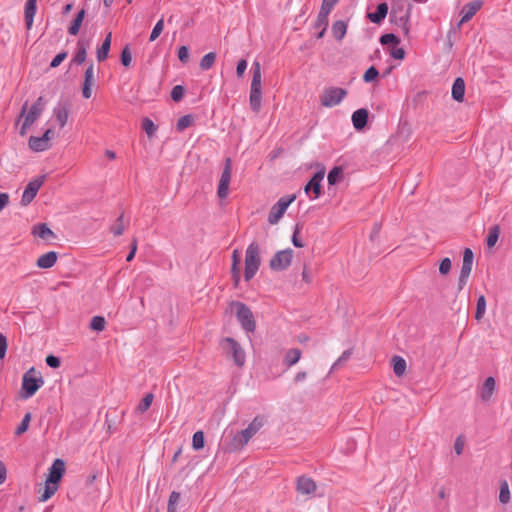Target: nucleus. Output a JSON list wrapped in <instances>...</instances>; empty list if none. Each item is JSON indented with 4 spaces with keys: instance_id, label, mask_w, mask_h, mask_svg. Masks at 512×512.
Listing matches in <instances>:
<instances>
[{
    "instance_id": "obj_45",
    "label": "nucleus",
    "mask_w": 512,
    "mask_h": 512,
    "mask_svg": "<svg viewBox=\"0 0 512 512\" xmlns=\"http://www.w3.org/2000/svg\"><path fill=\"white\" fill-rule=\"evenodd\" d=\"M342 173H343V170L341 167H333L329 173H328V176H327V179H328V183L329 185H335L340 177L342 176Z\"/></svg>"
},
{
    "instance_id": "obj_16",
    "label": "nucleus",
    "mask_w": 512,
    "mask_h": 512,
    "mask_svg": "<svg viewBox=\"0 0 512 512\" xmlns=\"http://www.w3.org/2000/svg\"><path fill=\"white\" fill-rule=\"evenodd\" d=\"M65 473V462L62 459H55L49 468V474L47 477V481L52 484L59 485L60 480L62 479Z\"/></svg>"
},
{
    "instance_id": "obj_57",
    "label": "nucleus",
    "mask_w": 512,
    "mask_h": 512,
    "mask_svg": "<svg viewBox=\"0 0 512 512\" xmlns=\"http://www.w3.org/2000/svg\"><path fill=\"white\" fill-rule=\"evenodd\" d=\"M334 6L335 5H332L331 3L322 1V5L320 7L318 16H320L322 18H328L329 14L332 11V9L334 8Z\"/></svg>"
},
{
    "instance_id": "obj_9",
    "label": "nucleus",
    "mask_w": 512,
    "mask_h": 512,
    "mask_svg": "<svg viewBox=\"0 0 512 512\" xmlns=\"http://www.w3.org/2000/svg\"><path fill=\"white\" fill-rule=\"evenodd\" d=\"M347 95V91L343 88L330 87L323 91L320 96L321 105L324 107H334L341 103Z\"/></svg>"
},
{
    "instance_id": "obj_31",
    "label": "nucleus",
    "mask_w": 512,
    "mask_h": 512,
    "mask_svg": "<svg viewBox=\"0 0 512 512\" xmlns=\"http://www.w3.org/2000/svg\"><path fill=\"white\" fill-rule=\"evenodd\" d=\"M32 233L41 239L55 237L54 232L44 223L34 225Z\"/></svg>"
},
{
    "instance_id": "obj_50",
    "label": "nucleus",
    "mask_w": 512,
    "mask_h": 512,
    "mask_svg": "<svg viewBox=\"0 0 512 512\" xmlns=\"http://www.w3.org/2000/svg\"><path fill=\"white\" fill-rule=\"evenodd\" d=\"M379 41L382 45H388V44L398 45L400 43V38L393 33H388V34L382 35L380 37Z\"/></svg>"
},
{
    "instance_id": "obj_15",
    "label": "nucleus",
    "mask_w": 512,
    "mask_h": 512,
    "mask_svg": "<svg viewBox=\"0 0 512 512\" xmlns=\"http://www.w3.org/2000/svg\"><path fill=\"white\" fill-rule=\"evenodd\" d=\"M324 178V171L316 172L305 185V193L310 199H317L321 194V181Z\"/></svg>"
},
{
    "instance_id": "obj_51",
    "label": "nucleus",
    "mask_w": 512,
    "mask_h": 512,
    "mask_svg": "<svg viewBox=\"0 0 512 512\" xmlns=\"http://www.w3.org/2000/svg\"><path fill=\"white\" fill-rule=\"evenodd\" d=\"M379 76V71L374 67V66H371L369 67L364 75H363V81L366 82V83H370L374 80H376Z\"/></svg>"
},
{
    "instance_id": "obj_52",
    "label": "nucleus",
    "mask_w": 512,
    "mask_h": 512,
    "mask_svg": "<svg viewBox=\"0 0 512 512\" xmlns=\"http://www.w3.org/2000/svg\"><path fill=\"white\" fill-rule=\"evenodd\" d=\"M163 28H164V20H163V18H161L155 24L154 28L152 29V32H151L150 37H149V41L150 42L155 41L159 37V35L162 33Z\"/></svg>"
},
{
    "instance_id": "obj_28",
    "label": "nucleus",
    "mask_w": 512,
    "mask_h": 512,
    "mask_svg": "<svg viewBox=\"0 0 512 512\" xmlns=\"http://www.w3.org/2000/svg\"><path fill=\"white\" fill-rule=\"evenodd\" d=\"M302 352L299 348L289 349L283 358V364L290 368L294 366L301 358Z\"/></svg>"
},
{
    "instance_id": "obj_18",
    "label": "nucleus",
    "mask_w": 512,
    "mask_h": 512,
    "mask_svg": "<svg viewBox=\"0 0 512 512\" xmlns=\"http://www.w3.org/2000/svg\"><path fill=\"white\" fill-rule=\"evenodd\" d=\"M483 2L481 0H475L467 3L461 10V19L458 23L460 27L462 24L468 22L472 17L481 9Z\"/></svg>"
},
{
    "instance_id": "obj_35",
    "label": "nucleus",
    "mask_w": 512,
    "mask_h": 512,
    "mask_svg": "<svg viewBox=\"0 0 512 512\" xmlns=\"http://www.w3.org/2000/svg\"><path fill=\"white\" fill-rule=\"evenodd\" d=\"M195 120V117L192 114H186L182 117H180L176 124V129L179 132L184 131L186 128L191 126Z\"/></svg>"
},
{
    "instance_id": "obj_41",
    "label": "nucleus",
    "mask_w": 512,
    "mask_h": 512,
    "mask_svg": "<svg viewBox=\"0 0 512 512\" xmlns=\"http://www.w3.org/2000/svg\"><path fill=\"white\" fill-rule=\"evenodd\" d=\"M31 413L30 412H27L24 417L22 418L20 424L18 425V427L16 428L15 430V435L16 436H20L22 435L23 433H25L28 428H29V424H30V421H31Z\"/></svg>"
},
{
    "instance_id": "obj_53",
    "label": "nucleus",
    "mask_w": 512,
    "mask_h": 512,
    "mask_svg": "<svg viewBox=\"0 0 512 512\" xmlns=\"http://www.w3.org/2000/svg\"><path fill=\"white\" fill-rule=\"evenodd\" d=\"M185 94V88L182 85H176L171 90V98L175 102H179L182 100Z\"/></svg>"
},
{
    "instance_id": "obj_47",
    "label": "nucleus",
    "mask_w": 512,
    "mask_h": 512,
    "mask_svg": "<svg viewBox=\"0 0 512 512\" xmlns=\"http://www.w3.org/2000/svg\"><path fill=\"white\" fill-rule=\"evenodd\" d=\"M124 230H125L124 215H123V213H121L119 215V217L116 219V223L111 227V232L115 236H120L123 234Z\"/></svg>"
},
{
    "instance_id": "obj_8",
    "label": "nucleus",
    "mask_w": 512,
    "mask_h": 512,
    "mask_svg": "<svg viewBox=\"0 0 512 512\" xmlns=\"http://www.w3.org/2000/svg\"><path fill=\"white\" fill-rule=\"evenodd\" d=\"M296 199V195H287L281 197L270 209L268 214V222L271 225H275L279 222V220L283 217L285 211L289 207V205L294 202Z\"/></svg>"
},
{
    "instance_id": "obj_29",
    "label": "nucleus",
    "mask_w": 512,
    "mask_h": 512,
    "mask_svg": "<svg viewBox=\"0 0 512 512\" xmlns=\"http://www.w3.org/2000/svg\"><path fill=\"white\" fill-rule=\"evenodd\" d=\"M29 148L35 152H43L49 149L50 145L46 144V142L41 137L31 136L28 140Z\"/></svg>"
},
{
    "instance_id": "obj_42",
    "label": "nucleus",
    "mask_w": 512,
    "mask_h": 512,
    "mask_svg": "<svg viewBox=\"0 0 512 512\" xmlns=\"http://www.w3.org/2000/svg\"><path fill=\"white\" fill-rule=\"evenodd\" d=\"M486 312V298L484 295H480L477 299L476 304V320H481Z\"/></svg>"
},
{
    "instance_id": "obj_59",
    "label": "nucleus",
    "mask_w": 512,
    "mask_h": 512,
    "mask_svg": "<svg viewBox=\"0 0 512 512\" xmlns=\"http://www.w3.org/2000/svg\"><path fill=\"white\" fill-rule=\"evenodd\" d=\"M45 362L47 366L54 369L59 368L61 365L60 358L52 354L46 357Z\"/></svg>"
},
{
    "instance_id": "obj_17",
    "label": "nucleus",
    "mask_w": 512,
    "mask_h": 512,
    "mask_svg": "<svg viewBox=\"0 0 512 512\" xmlns=\"http://www.w3.org/2000/svg\"><path fill=\"white\" fill-rule=\"evenodd\" d=\"M317 489L315 481L305 475L299 476L296 479V491L302 495H311Z\"/></svg>"
},
{
    "instance_id": "obj_6",
    "label": "nucleus",
    "mask_w": 512,
    "mask_h": 512,
    "mask_svg": "<svg viewBox=\"0 0 512 512\" xmlns=\"http://www.w3.org/2000/svg\"><path fill=\"white\" fill-rule=\"evenodd\" d=\"M389 20L398 26L403 34L407 36L410 31V8L405 9L401 4H392Z\"/></svg>"
},
{
    "instance_id": "obj_20",
    "label": "nucleus",
    "mask_w": 512,
    "mask_h": 512,
    "mask_svg": "<svg viewBox=\"0 0 512 512\" xmlns=\"http://www.w3.org/2000/svg\"><path fill=\"white\" fill-rule=\"evenodd\" d=\"M46 101L42 96L38 97V99L32 104L25 118L28 119L29 122H35L42 114L45 109Z\"/></svg>"
},
{
    "instance_id": "obj_37",
    "label": "nucleus",
    "mask_w": 512,
    "mask_h": 512,
    "mask_svg": "<svg viewBox=\"0 0 512 512\" xmlns=\"http://www.w3.org/2000/svg\"><path fill=\"white\" fill-rule=\"evenodd\" d=\"M216 53L209 52L205 54L200 61V68L204 71L209 70L215 63Z\"/></svg>"
},
{
    "instance_id": "obj_24",
    "label": "nucleus",
    "mask_w": 512,
    "mask_h": 512,
    "mask_svg": "<svg viewBox=\"0 0 512 512\" xmlns=\"http://www.w3.org/2000/svg\"><path fill=\"white\" fill-rule=\"evenodd\" d=\"M58 259V254L55 251H49L41 255L37 259V266L42 269H49L53 267Z\"/></svg>"
},
{
    "instance_id": "obj_46",
    "label": "nucleus",
    "mask_w": 512,
    "mask_h": 512,
    "mask_svg": "<svg viewBox=\"0 0 512 512\" xmlns=\"http://www.w3.org/2000/svg\"><path fill=\"white\" fill-rule=\"evenodd\" d=\"M192 447L194 450L199 451L204 447V433L199 430L193 434Z\"/></svg>"
},
{
    "instance_id": "obj_14",
    "label": "nucleus",
    "mask_w": 512,
    "mask_h": 512,
    "mask_svg": "<svg viewBox=\"0 0 512 512\" xmlns=\"http://www.w3.org/2000/svg\"><path fill=\"white\" fill-rule=\"evenodd\" d=\"M70 109L71 102L68 99L60 100L53 108V117L60 128H63L67 124Z\"/></svg>"
},
{
    "instance_id": "obj_7",
    "label": "nucleus",
    "mask_w": 512,
    "mask_h": 512,
    "mask_svg": "<svg viewBox=\"0 0 512 512\" xmlns=\"http://www.w3.org/2000/svg\"><path fill=\"white\" fill-rule=\"evenodd\" d=\"M236 307V318L242 329L247 333H254L256 330V321L251 309L242 302H233Z\"/></svg>"
},
{
    "instance_id": "obj_25",
    "label": "nucleus",
    "mask_w": 512,
    "mask_h": 512,
    "mask_svg": "<svg viewBox=\"0 0 512 512\" xmlns=\"http://www.w3.org/2000/svg\"><path fill=\"white\" fill-rule=\"evenodd\" d=\"M36 2L37 0H26L24 8V18L27 29H31L36 13Z\"/></svg>"
},
{
    "instance_id": "obj_26",
    "label": "nucleus",
    "mask_w": 512,
    "mask_h": 512,
    "mask_svg": "<svg viewBox=\"0 0 512 512\" xmlns=\"http://www.w3.org/2000/svg\"><path fill=\"white\" fill-rule=\"evenodd\" d=\"M452 98L457 102H462L465 95V82L463 78L457 77L452 85Z\"/></svg>"
},
{
    "instance_id": "obj_21",
    "label": "nucleus",
    "mask_w": 512,
    "mask_h": 512,
    "mask_svg": "<svg viewBox=\"0 0 512 512\" xmlns=\"http://www.w3.org/2000/svg\"><path fill=\"white\" fill-rule=\"evenodd\" d=\"M368 115V110L365 108H360L353 112L352 123L356 130H362L367 125Z\"/></svg>"
},
{
    "instance_id": "obj_2",
    "label": "nucleus",
    "mask_w": 512,
    "mask_h": 512,
    "mask_svg": "<svg viewBox=\"0 0 512 512\" xmlns=\"http://www.w3.org/2000/svg\"><path fill=\"white\" fill-rule=\"evenodd\" d=\"M261 265L260 247L258 243L252 242L248 245L245 252V269L244 278L245 281H250L259 270Z\"/></svg>"
},
{
    "instance_id": "obj_1",
    "label": "nucleus",
    "mask_w": 512,
    "mask_h": 512,
    "mask_svg": "<svg viewBox=\"0 0 512 512\" xmlns=\"http://www.w3.org/2000/svg\"><path fill=\"white\" fill-rule=\"evenodd\" d=\"M252 81L250 87L249 103L254 112H259L262 102V85H261V66L260 63L255 61L252 64Z\"/></svg>"
},
{
    "instance_id": "obj_63",
    "label": "nucleus",
    "mask_w": 512,
    "mask_h": 512,
    "mask_svg": "<svg viewBox=\"0 0 512 512\" xmlns=\"http://www.w3.org/2000/svg\"><path fill=\"white\" fill-rule=\"evenodd\" d=\"M300 232V227L297 224L295 230L292 235V243L295 247L302 248L304 246L303 242L298 238V234Z\"/></svg>"
},
{
    "instance_id": "obj_38",
    "label": "nucleus",
    "mask_w": 512,
    "mask_h": 512,
    "mask_svg": "<svg viewBox=\"0 0 512 512\" xmlns=\"http://www.w3.org/2000/svg\"><path fill=\"white\" fill-rule=\"evenodd\" d=\"M500 235V228L498 225H495L489 229V233L486 239V244L489 248L495 246L498 241Z\"/></svg>"
},
{
    "instance_id": "obj_36",
    "label": "nucleus",
    "mask_w": 512,
    "mask_h": 512,
    "mask_svg": "<svg viewBox=\"0 0 512 512\" xmlns=\"http://www.w3.org/2000/svg\"><path fill=\"white\" fill-rule=\"evenodd\" d=\"M499 501L502 504H507L510 502V490L506 480H503L500 483Z\"/></svg>"
},
{
    "instance_id": "obj_61",
    "label": "nucleus",
    "mask_w": 512,
    "mask_h": 512,
    "mask_svg": "<svg viewBox=\"0 0 512 512\" xmlns=\"http://www.w3.org/2000/svg\"><path fill=\"white\" fill-rule=\"evenodd\" d=\"M178 58L180 62L187 63L189 61V49L187 46H181L178 49Z\"/></svg>"
},
{
    "instance_id": "obj_33",
    "label": "nucleus",
    "mask_w": 512,
    "mask_h": 512,
    "mask_svg": "<svg viewBox=\"0 0 512 512\" xmlns=\"http://www.w3.org/2000/svg\"><path fill=\"white\" fill-rule=\"evenodd\" d=\"M58 487H59V485L54 484V483L52 484L51 482H48L46 480L45 486H44V491L39 496V501L45 502V501L49 500L56 493V491L58 490Z\"/></svg>"
},
{
    "instance_id": "obj_54",
    "label": "nucleus",
    "mask_w": 512,
    "mask_h": 512,
    "mask_svg": "<svg viewBox=\"0 0 512 512\" xmlns=\"http://www.w3.org/2000/svg\"><path fill=\"white\" fill-rule=\"evenodd\" d=\"M93 81H94V66H93V64H90L85 70L83 84L92 86Z\"/></svg>"
},
{
    "instance_id": "obj_60",
    "label": "nucleus",
    "mask_w": 512,
    "mask_h": 512,
    "mask_svg": "<svg viewBox=\"0 0 512 512\" xmlns=\"http://www.w3.org/2000/svg\"><path fill=\"white\" fill-rule=\"evenodd\" d=\"M351 356L350 350H345L342 355L337 359V361L332 365L331 370L336 369L338 366L342 365L346 362Z\"/></svg>"
},
{
    "instance_id": "obj_32",
    "label": "nucleus",
    "mask_w": 512,
    "mask_h": 512,
    "mask_svg": "<svg viewBox=\"0 0 512 512\" xmlns=\"http://www.w3.org/2000/svg\"><path fill=\"white\" fill-rule=\"evenodd\" d=\"M347 32V23L343 20L335 21L332 25V33L336 40L341 41Z\"/></svg>"
},
{
    "instance_id": "obj_56",
    "label": "nucleus",
    "mask_w": 512,
    "mask_h": 512,
    "mask_svg": "<svg viewBox=\"0 0 512 512\" xmlns=\"http://www.w3.org/2000/svg\"><path fill=\"white\" fill-rule=\"evenodd\" d=\"M334 6L335 5H332L331 3L322 1V5L320 7L318 16H320L322 18H328L329 14L332 11V9L334 8Z\"/></svg>"
},
{
    "instance_id": "obj_11",
    "label": "nucleus",
    "mask_w": 512,
    "mask_h": 512,
    "mask_svg": "<svg viewBox=\"0 0 512 512\" xmlns=\"http://www.w3.org/2000/svg\"><path fill=\"white\" fill-rule=\"evenodd\" d=\"M292 259L293 250L291 248L280 250L270 259L269 266L273 271H283L291 265Z\"/></svg>"
},
{
    "instance_id": "obj_5",
    "label": "nucleus",
    "mask_w": 512,
    "mask_h": 512,
    "mask_svg": "<svg viewBox=\"0 0 512 512\" xmlns=\"http://www.w3.org/2000/svg\"><path fill=\"white\" fill-rule=\"evenodd\" d=\"M220 345L226 356L233 359L236 366L242 367L246 361V355L241 345L232 337H225L221 340Z\"/></svg>"
},
{
    "instance_id": "obj_4",
    "label": "nucleus",
    "mask_w": 512,
    "mask_h": 512,
    "mask_svg": "<svg viewBox=\"0 0 512 512\" xmlns=\"http://www.w3.org/2000/svg\"><path fill=\"white\" fill-rule=\"evenodd\" d=\"M43 384L42 376L39 375L37 377L35 369L33 367L30 368L22 378L21 397L23 399L32 397Z\"/></svg>"
},
{
    "instance_id": "obj_3",
    "label": "nucleus",
    "mask_w": 512,
    "mask_h": 512,
    "mask_svg": "<svg viewBox=\"0 0 512 512\" xmlns=\"http://www.w3.org/2000/svg\"><path fill=\"white\" fill-rule=\"evenodd\" d=\"M264 417L256 416L247 428L238 432L233 438V446L235 449L243 448L249 440L263 427Z\"/></svg>"
},
{
    "instance_id": "obj_39",
    "label": "nucleus",
    "mask_w": 512,
    "mask_h": 512,
    "mask_svg": "<svg viewBox=\"0 0 512 512\" xmlns=\"http://www.w3.org/2000/svg\"><path fill=\"white\" fill-rule=\"evenodd\" d=\"M181 499V494L177 491L170 493L167 505V512H177V505Z\"/></svg>"
},
{
    "instance_id": "obj_34",
    "label": "nucleus",
    "mask_w": 512,
    "mask_h": 512,
    "mask_svg": "<svg viewBox=\"0 0 512 512\" xmlns=\"http://www.w3.org/2000/svg\"><path fill=\"white\" fill-rule=\"evenodd\" d=\"M393 371L396 376L400 377L404 375L406 371V361L401 356H394L392 358Z\"/></svg>"
},
{
    "instance_id": "obj_62",
    "label": "nucleus",
    "mask_w": 512,
    "mask_h": 512,
    "mask_svg": "<svg viewBox=\"0 0 512 512\" xmlns=\"http://www.w3.org/2000/svg\"><path fill=\"white\" fill-rule=\"evenodd\" d=\"M7 338L0 332V359H3L7 352Z\"/></svg>"
},
{
    "instance_id": "obj_43",
    "label": "nucleus",
    "mask_w": 512,
    "mask_h": 512,
    "mask_svg": "<svg viewBox=\"0 0 512 512\" xmlns=\"http://www.w3.org/2000/svg\"><path fill=\"white\" fill-rule=\"evenodd\" d=\"M106 321L102 316H93L90 321V328L94 331L101 332L105 329Z\"/></svg>"
},
{
    "instance_id": "obj_40",
    "label": "nucleus",
    "mask_w": 512,
    "mask_h": 512,
    "mask_svg": "<svg viewBox=\"0 0 512 512\" xmlns=\"http://www.w3.org/2000/svg\"><path fill=\"white\" fill-rule=\"evenodd\" d=\"M153 399H154V395L152 393H147L143 397V399L140 401V403L138 404L136 411L139 413L146 412L150 408V406L153 402Z\"/></svg>"
},
{
    "instance_id": "obj_10",
    "label": "nucleus",
    "mask_w": 512,
    "mask_h": 512,
    "mask_svg": "<svg viewBox=\"0 0 512 512\" xmlns=\"http://www.w3.org/2000/svg\"><path fill=\"white\" fill-rule=\"evenodd\" d=\"M474 261V254L470 248H465L463 251V260L461 271L458 279V290H462L468 282L469 276L472 271Z\"/></svg>"
},
{
    "instance_id": "obj_64",
    "label": "nucleus",
    "mask_w": 512,
    "mask_h": 512,
    "mask_svg": "<svg viewBox=\"0 0 512 512\" xmlns=\"http://www.w3.org/2000/svg\"><path fill=\"white\" fill-rule=\"evenodd\" d=\"M390 55L397 60H402L405 57V51L403 48H393L390 51Z\"/></svg>"
},
{
    "instance_id": "obj_27",
    "label": "nucleus",
    "mask_w": 512,
    "mask_h": 512,
    "mask_svg": "<svg viewBox=\"0 0 512 512\" xmlns=\"http://www.w3.org/2000/svg\"><path fill=\"white\" fill-rule=\"evenodd\" d=\"M112 33L109 32L103 40L101 46L96 51V57L99 62H102L108 58L110 47H111Z\"/></svg>"
},
{
    "instance_id": "obj_44",
    "label": "nucleus",
    "mask_w": 512,
    "mask_h": 512,
    "mask_svg": "<svg viewBox=\"0 0 512 512\" xmlns=\"http://www.w3.org/2000/svg\"><path fill=\"white\" fill-rule=\"evenodd\" d=\"M327 27H328V18H322L317 15V18H316V21L314 24V28L320 29V31L317 34L318 39L322 38L324 36Z\"/></svg>"
},
{
    "instance_id": "obj_12",
    "label": "nucleus",
    "mask_w": 512,
    "mask_h": 512,
    "mask_svg": "<svg viewBox=\"0 0 512 512\" xmlns=\"http://www.w3.org/2000/svg\"><path fill=\"white\" fill-rule=\"evenodd\" d=\"M45 178H46L45 175H41V176L31 180L27 184V186L25 187V189L23 191L22 198H21V204L23 206H27L33 201V199L36 197L39 189L43 185Z\"/></svg>"
},
{
    "instance_id": "obj_19",
    "label": "nucleus",
    "mask_w": 512,
    "mask_h": 512,
    "mask_svg": "<svg viewBox=\"0 0 512 512\" xmlns=\"http://www.w3.org/2000/svg\"><path fill=\"white\" fill-rule=\"evenodd\" d=\"M90 47V40L79 38L76 44L75 55L72 59V62L76 65H81L85 62L87 57V50Z\"/></svg>"
},
{
    "instance_id": "obj_48",
    "label": "nucleus",
    "mask_w": 512,
    "mask_h": 512,
    "mask_svg": "<svg viewBox=\"0 0 512 512\" xmlns=\"http://www.w3.org/2000/svg\"><path fill=\"white\" fill-rule=\"evenodd\" d=\"M142 128H143V130L146 132V134L149 137H152L155 134L156 130H157V126L148 117H145L142 120Z\"/></svg>"
},
{
    "instance_id": "obj_22",
    "label": "nucleus",
    "mask_w": 512,
    "mask_h": 512,
    "mask_svg": "<svg viewBox=\"0 0 512 512\" xmlns=\"http://www.w3.org/2000/svg\"><path fill=\"white\" fill-rule=\"evenodd\" d=\"M388 4L386 2H382L377 5L376 10L372 13H368V19L375 24H380L388 14Z\"/></svg>"
},
{
    "instance_id": "obj_13",
    "label": "nucleus",
    "mask_w": 512,
    "mask_h": 512,
    "mask_svg": "<svg viewBox=\"0 0 512 512\" xmlns=\"http://www.w3.org/2000/svg\"><path fill=\"white\" fill-rule=\"evenodd\" d=\"M231 173H232L231 159L227 158L225 161V166L223 168V171H222V174H221V177L219 180V184H218V189H217V195L221 199H224L228 196L229 184H230V180H231Z\"/></svg>"
},
{
    "instance_id": "obj_49",
    "label": "nucleus",
    "mask_w": 512,
    "mask_h": 512,
    "mask_svg": "<svg viewBox=\"0 0 512 512\" xmlns=\"http://www.w3.org/2000/svg\"><path fill=\"white\" fill-rule=\"evenodd\" d=\"M121 64L125 67H129L132 62V54L129 45H126L122 51L120 56Z\"/></svg>"
},
{
    "instance_id": "obj_58",
    "label": "nucleus",
    "mask_w": 512,
    "mask_h": 512,
    "mask_svg": "<svg viewBox=\"0 0 512 512\" xmlns=\"http://www.w3.org/2000/svg\"><path fill=\"white\" fill-rule=\"evenodd\" d=\"M68 53L66 51H62L60 53H58L53 59L52 61L50 62V67L51 68H56L58 67L67 57Z\"/></svg>"
},
{
    "instance_id": "obj_23",
    "label": "nucleus",
    "mask_w": 512,
    "mask_h": 512,
    "mask_svg": "<svg viewBox=\"0 0 512 512\" xmlns=\"http://www.w3.org/2000/svg\"><path fill=\"white\" fill-rule=\"evenodd\" d=\"M495 387V379L492 376L486 378L479 391V397L481 398V400L484 402L490 400L495 391Z\"/></svg>"
},
{
    "instance_id": "obj_30",
    "label": "nucleus",
    "mask_w": 512,
    "mask_h": 512,
    "mask_svg": "<svg viewBox=\"0 0 512 512\" xmlns=\"http://www.w3.org/2000/svg\"><path fill=\"white\" fill-rule=\"evenodd\" d=\"M85 18V10L81 9L74 20L72 21L71 25L68 27V33L72 36H76L79 33L80 27L83 23V20Z\"/></svg>"
},
{
    "instance_id": "obj_55",
    "label": "nucleus",
    "mask_w": 512,
    "mask_h": 512,
    "mask_svg": "<svg viewBox=\"0 0 512 512\" xmlns=\"http://www.w3.org/2000/svg\"><path fill=\"white\" fill-rule=\"evenodd\" d=\"M451 266H452V262L450 260V258L448 257H445L444 259L441 260L440 262V265H439V273L441 275H446L450 272L451 270Z\"/></svg>"
}]
</instances>
